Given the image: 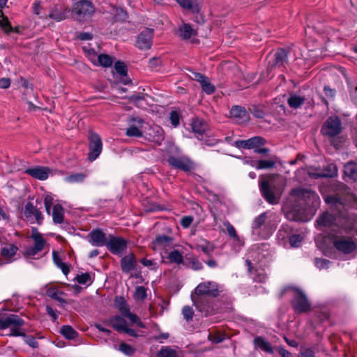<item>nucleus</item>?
Here are the masks:
<instances>
[{"label":"nucleus","instance_id":"f257e3e1","mask_svg":"<svg viewBox=\"0 0 357 357\" xmlns=\"http://www.w3.org/2000/svg\"><path fill=\"white\" fill-rule=\"evenodd\" d=\"M326 202L331 204V209L333 212L338 211L337 214L333 215L329 212L324 213L316 221L319 227L329 228L333 234H337V230L347 231L354 227L353 217L349 216L347 213L341 211L344 204L337 198L327 197Z\"/></svg>","mask_w":357,"mask_h":357},{"label":"nucleus","instance_id":"f03ea898","mask_svg":"<svg viewBox=\"0 0 357 357\" xmlns=\"http://www.w3.org/2000/svg\"><path fill=\"white\" fill-rule=\"evenodd\" d=\"M218 284L214 281H206L199 283L191 294L194 305L204 316L214 312L213 303L210 299L219 295Z\"/></svg>","mask_w":357,"mask_h":357},{"label":"nucleus","instance_id":"7ed1b4c3","mask_svg":"<svg viewBox=\"0 0 357 357\" xmlns=\"http://www.w3.org/2000/svg\"><path fill=\"white\" fill-rule=\"evenodd\" d=\"M291 195L294 198V201L298 204V207L303 211H309L312 213L319 207L320 204V199L318 195L310 190L303 188L293 189Z\"/></svg>","mask_w":357,"mask_h":357},{"label":"nucleus","instance_id":"20e7f679","mask_svg":"<svg viewBox=\"0 0 357 357\" xmlns=\"http://www.w3.org/2000/svg\"><path fill=\"white\" fill-rule=\"evenodd\" d=\"M278 176L271 175L267 181H259V188L264 198L271 204H275L278 202L282 192V187L273 185V178Z\"/></svg>","mask_w":357,"mask_h":357},{"label":"nucleus","instance_id":"39448f33","mask_svg":"<svg viewBox=\"0 0 357 357\" xmlns=\"http://www.w3.org/2000/svg\"><path fill=\"white\" fill-rule=\"evenodd\" d=\"M96 12V8L91 0H79L72 8V13L76 20L84 22L91 19Z\"/></svg>","mask_w":357,"mask_h":357},{"label":"nucleus","instance_id":"423d86ee","mask_svg":"<svg viewBox=\"0 0 357 357\" xmlns=\"http://www.w3.org/2000/svg\"><path fill=\"white\" fill-rule=\"evenodd\" d=\"M24 321L17 314H10L6 317H0V329L10 328V335H22L20 327L24 325Z\"/></svg>","mask_w":357,"mask_h":357},{"label":"nucleus","instance_id":"0eeeda50","mask_svg":"<svg viewBox=\"0 0 357 357\" xmlns=\"http://www.w3.org/2000/svg\"><path fill=\"white\" fill-rule=\"evenodd\" d=\"M31 238L34 242L33 245L26 248L24 251V256L28 257H33L41 252L46 243V241L43 235L35 227H33L31 229Z\"/></svg>","mask_w":357,"mask_h":357},{"label":"nucleus","instance_id":"6e6552de","mask_svg":"<svg viewBox=\"0 0 357 357\" xmlns=\"http://www.w3.org/2000/svg\"><path fill=\"white\" fill-rule=\"evenodd\" d=\"M267 213H263L255 218L252 228L253 234L258 235L261 238H267L272 231L266 222Z\"/></svg>","mask_w":357,"mask_h":357},{"label":"nucleus","instance_id":"1a4fd4ad","mask_svg":"<svg viewBox=\"0 0 357 357\" xmlns=\"http://www.w3.org/2000/svg\"><path fill=\"white\" fill-rule=\"evenodd\" d=\"M89 149L88 159L90 161H94L101 153L102 150V143L99 135L96 132H91L89 135Z\"/></svg>","mask_w":357,"mask_h":357},{"label":"nucleus","instance_id":"9d476101","mask_svg":"<svg viewBox=\"0 0 357 357\" xmlns=\"http://www.w3.org/2000/svg\"><path fill=\"white\" fill-rule=\"evenodd\" d=\"M294 309L297 313H303L310 310L311 304L305 294L300 289H295L292 301Z\"/></svg>","mask_w":357,"mask_h":357},{"label":"nucleus","instance_id":"9b49d317","mask_svg":"<svg viewBox=\"0 0 357 357\" xmlns=\"http://www.w3.org/2000/svg\"><path fill=\"white\" fill-rule=\"evenodd\" d=\"M332 236L334 237L333 245L338 251L349 254L356 248L357 243L354 241L339 236L337 234H333Z\"/></svg>","mask_w":357,"mask_h":357},{"label":"nucleus","instance_id":"f8f14e48","mask_svg":"<svg viewBox=\"0 0 357 357\" xmlns=\"http://www.w3.org/2000/svg\"><path fill=\"white\" fill-rule=\"evenodd\" d=\"M127 244L124 238L109 235L106 247L112 254L121 256L125 252Z\"/></svg>","mask_w":357,"mask_h":357},{"label":"nucleus","instance_id":"ddd939ff","mask_svg":"<svg viewBox=\"0 0 357 357\" xmlns=\"http://www.w3.org/2000/svg\"><path fill=\"white\" fill-rule=\"evenodd\" d=\"M342 130V123L337 116L329 117L324 123L321 132L323 135L334 137L337 135Z\"/></svg>","mask_w":357,"mask_h":357},{"label":"nucleus","instance_id":"4468645a","mask_svg":"<svg viewBox=\"0 0 357 357\" xmlns=\"http://www.w3.org/2000/svg\"><path fill=\"white\" fill-rule=\"evenodd\" d=\"M167 162L174 168L189 172L194 167L193 162L185 156H170Z\"/></svg>","mask_w":357,"mask_h":357},{"label":"nucleus","instance_id":"2eb2a0df","mask_svg":"<svg viewBox=\"0 0 357 357\" xmlns=\"http://www.w3.org/2000/svg\"><path fill=\"white\" fill-rule=\"evenodd\" d=\"M266 144V140L260 136H255L247 140H238L235 142V146L237 148L246 149H254V151L259 147L263 146Z\"/></svg>","mask_w":357,"mask_h":357},{"label":"nucleus","instance_id":"dca6fc26","mask_svg":"<svg viewBox=\"0 0 357 357\" xmlns=\"http://www.w3.org/2000/svg\"><path fill=\"white\" fill-rule=\"evenodd\" d=\"M144 121L140 118L130 119L126 134L130 137H140L143 135Z\"/></svg>","mask_w":357,"mask_h":357},{"label":"nucleus","instance_id":"f3484780","mask_svg":"<svg viewBox=\"0 0 357 357\" xmlns=\"http://www.w3.org/2000/svg\"><path fill=\"white\" fill-rule=\"evenodd\" d=\"M153 32V30L146 29L137 36L136 47L140 50H148L152 45Z\"/></svg>","mask_w":357,"mask_h":357},{"label":"nucleus","instance_id":"a211bd4d","mask_svg":"<svg viewBox=\"0 0 357 357\" xmlns=\"http://www.w3.org/2000/svg\"><path fill=\"white\" fill-rule=\"evenodd\" d=\"M108 238L105 234L99 229L92 230L89 234V242L96 247L106 246Z\"/></svg>","mask_w":357,"mask_h":357},{"label":"nucleus","instance_id":"6ab92c4d","mask_svg":"<svg viewBox=\"0 0 357 357\" xmlns=\"http://www.w3.org/2000/svg\"><path fill=\"white\" fill-rule=\"evenodd\" d=\"M24 173L36 179L44 181L48 178L50 174V169L43 166H36L34 167L26 169L24 170Z\"/></svg>","mask_w":357,"mask_h":357},{"label":"nucleus","instance_id":"aec40b11","mask_svg":"<svg viewBox=\"0 0 357 357\" xmlns=\"http://www.w3.org/2000/svg\"><path fill=\"white\" fill-rule=\"evenodd\" d=\"M68 10L60 6L56 5L52 7L50 11V13L44 16H41V18L47 19L50 18L56 22L64 20L67 17Z\"/></svg>","mask_w":357,"mask_h":357},{"label":"nucleus","instance_id":"412c9836","mask_svg":"<svg viewBox=\"0 0 357 357\" xmlns=\"http://www.w3.org/2000/svg\"><path fill=\"white\" fill-rule=\"evenodd\" d=\"M146 135L149 140L157 144H160L165 138L163 130L159 126H150Z\"/></svg>","mask_w":357,"mask_h":357},{"label":"nucleus","instance_id":"4be33fe9","mask_svg":"<svg viewBox=\"0 0 357 357\" xmlns=\"http://www.w3.org/2000/svg\"><path fill=\"white\" fill-rule=\"evenodd\" d=\"M137 266L136 257L133 253H130L121 259V266L124 273H129L135 270Z\"/></svg>","mask_w":357,"mask_h":357},{"label":"nucleus","instance_id":"5701e85b","mask_svg":"<svg viewBox=\"0 0 357 357\" xmlns=\"http://www.w3.org/2000/svg\"><path fill=\"white\" fill-rule=\"evenodd\" d=\"M231 116L234 118L239 123L247 122L250 116L245 108L241 106H234L230 110Z\"/></svg>","mask_w":357,"mask_h":357},{"label":"nucleus","instance_id":"b1692460","mask_svg":"<svg viewBox=\"0 0 357 357\" xmlns=\"http://www.w3.org/2000/svg\"><path fill=\"white\" fill-rule=\"evenodd\" d=\"M191 128L196 137L198 139H202L203 135L207 130V125L199 119H195L191 123Z\"/></svg>","mask_w":357,"mask_h":357},{"label":"nucleus","instance_id":"393cba45","mask_svg":"<svg viewBox=\"0 0 357 357\" xmlns=\"http://www.w3.org/2000/svg\"><path fill=\"white\" fill-rule=\"evenodd\" d=\"M17 251L18 247L16 245L7 244L1 248V255L8 263H10Z\"/></svg>","mask_w":357,"mask_h":357},{"label":"nucleus","instance_id":"a878e982","mask_svg":"<svg viewBox=\"0 0 357 357\" xmlns=\"http://www.w3.org/2000/svg\"><path fill=\"white\" fill-rule=\"evenodd\" d=\"M245 263L254 281L257 282H263L266 280V274L265 273L264 270H253L252 262L250 259H246Z\"/></svg>","mask_w":357,"mask_h":357},{"label":"nucleus","instance_id":"bb28decb","mask_svg":"<svg viewBox=\"0 0 357 357\" xmlns=\"http://www.w3.org/2000/svg\"><path fill=\"white\" fill-rule=\"evenodd\" d=\"M172 241V238L166 235L158 236L152 242L151 248L153 250L165 249L170 244Z\"/></svg>","mask_w":357,"mask_h":357},{"label":"nucleus","instance_id":"cd10ccee","mask_svg":"<svg viewBox=\"0 0 357 357\" xmlns=\"http://www.w3.org/2000/svg\"><path fill=\"white\" fill-rule=\"evenodd\" d=\"M254 345L255 349H259L268 354L273 353V349L271 343L264 337L258 336L254 339Z\"/></svg>","mask_w":357,"mask_h":357},{"label":"nucleus","instance_id":"c85d7f7f","mask_svg":"<svg viewBox=\"0 0 357 357\" xmlns=\"http://www.w3.org/2000/svg\"><path fill=\"white\" fill-rule=\"evenodd\" d=\"M245 162L250 164L257 169H271L275 167V162L273 160H260L257 162L251 161L250 162L246 160Z\"/></svg>","mask_w":357,"mask_h":357},{"label":"nucleus","instance_id":"c756f323","mask_svg":"<svg viewBox=\"0 0 357 357\" xmlns=\"http://www.w3.org/2000/svg\"><path fill=\"white\" fill-rule=\"evenodd\" d=\"M179 36L184 40H188L197 34L196 30L188 24H184L178 29Z\"/></svg>","mask_w":357,"mask_h":357},{"label":"nucleus","instance_id":"7c9ffc66","mask_svg":"<svg viewBox=\"0 0 357 357\" xmlns=\"http://www.w3.org/2000/svg\"><path fill=\"white\" fill-rule=\"evenodd\" d=\"M176 1L183 9L190 10L193 13H198L199 12L200 8L199 5L192 0H176Z\"/></svg>","mask_w":357,"mask_h":357},{"label":"nucleus","instance_id":"2f4dec72","mask_svg":"<svg viewBox=\"0 0 357 357\" xmlns=\"http://www.w3.org/2000/svg\"><path fill=\"white\" fill-rule=\"evenodd\" d=\"M109 324L117 331L122 332L126 327V321L120 316H115L109 321Z\"/></svg>","mask_w":357,"mask_h":357},{"label":"nucleus","instance_id":"473e14b6","mask_svg":"<svg viewBox=\"0 0 357 357\" xmlns=\"http://www.w3.org/2000/svg\"><path fill=\"white\" fill-rule=\"evenodd\" d=\"M64 209L60 204H56L53 207L52 218L56 224H61L63 222Z\"/></svg>","mask_w":357,"mask_h":357},{"label":"nucleus","instance_id":"72a5a7b5","mask_svg":"<svg viewBox=\"0 0 357 357\" xmlns=\"http://www.w3.org/2000/svg\"><path fill=\"white\" fill-rule=\"evenodd\" d=\"M345 176L354 179H357V163L354 162H347L344 167Z\"/></svg>","mask_w":357,"mask_h":357},{"label":"nucleus","instance_id":"f704fd0d","mask_svg":"<svg viewBox=\"0 0 357 357\" xmlns=\"http://www.w3.org/2000/svg\"><path fill=\"white\" fill-rule=\"evenodd\" d=\"M114 305L124 317L129 311V307L122 296H116L114 300Z\"/></svg>","mask_w":357,"mask_h":357},{"label":"nucleus","instance_id":"c9c22d12","mask_svg":"<svg viewBox=\"0 0 357 357\" xmlns=\"http://www.w3.org/2000/svg\"><path fill=\"white\" fill-rule=\"evenodd\" d=\"M305 100V98L303 96L291 94L287 100V102L290 107L297 109L304 103Z\"/></svg>","mask_w":357,"mask_h":357},{"label":"nucleus","instance_id":"e433bc0d","mask_svg":"<svg viewBox=\"0 0 357 357\" xmlns=\"http://www.w3.org/2000/svg\"><path fill=\"white\" fill-rule=\"evenodd\" d=\"M87 177L86 173H74L65 177L64 181L68 183H82Z\"/></svg>","mask_w":357,"mask_h":357},{"label":"nucleus","instance_id":"4c0bfd02","mask_svg":"<svg viewBox=\"0 0 357 357\" xmlns=\"http://www.w3.org/2000/svg\"><path fill=\"white\" fill-rule=\"evenodd\" d=\"M287 52L284 49L279 50L275 54V63L277 66H283L287 63Z\"/></svg>","mask_w":357,"mask_h":357},{"label":"nucleus","instance_id":"58836bf2","mask_svg":"<svg viewBox=\"0 0 357 357\" xmlns=\"http://www.w3.org/2000/svg\"><path fill=\"white\" fill-rule=\"evenodd\" d=\"M61 334L68 340H73L78 335V333L68 325L63 326L60 329Z\"/></svg>","mask_w":357,"mask_h":357},{"label":"nucleus","instance_id":"ea45409f","mask_svg":"<svg viewBox=\"0 0 357 357\" xmlns=\"http://www.w3.org/2000/svg\"><path fill=\"white\" fill-rule=\"evenodd\" d=\"M167 259L171 263L178 265L183 263V257L182 254L177 250H172L168 253Z\"/></svg>","mask_w":357,"mask_h":357},{"label":"nucleus","instance_id":"a19ab883","mask_svg":"<svg viewBox=\"0 0 357 357\" xmlns=\"http://www.w3.org/2000/svg\"><path fill=\"white\" fill-rule=\"evenodd\" d=\"M331 172L328 173H317L313 172H309V175L313 178H319V177H332L337 174V169L336 166L333 164H331L328 166Z\"/></svg>","mask_w":357,"mask_h":357},{"label":"nucleus","instance_id":"79ce46f5","mask_svg":"<svg viewBox=\"0 0 357 357\" xmlns=\"http://www.w3.org/2000/svg\"><path fill=\"white\" fill-rule=\"evenodd\" d=\"M97 63L98 66L99 65L105 68L109 67L113 63V59L108 54H101L97 56Z\"/></svg>","mask_w":357,"mask_h":357},{"label":"nucleus","instance_id":"37998d69","mask_svg":"<svg viewBox=\"0 0 357 357\" xmlns=\"http://www.w3.org/2000/svg\"><path fill=\"white\" fill-rule=\"evenodd\" d=\"M186 264L195 271H199L203 268L202 263L192 256L186 258Z\"/></svg>","mask_w":357,"mask_h":357},{"label":"nucleus","instance_id":"c03bdc74","mask_svg":"<svg viewBox=\"0 0 357 357\" xmlns=\"http://www.w3.org/2000/svg\"><path fill=\"white\" fill-rule=\"evenodd\" d=\"M46 294L56 301H59L60 302L63 301V299L61 298V296L63 294L61 291H59L56 287H50L46 291Z\"/></svg>","mask_w":357,"mask_h":357},{"label":"nucleus","instance_id":"a18cd8bd","mask_svg":"<svg viewBox=\"0 0 357 357\" xmlns=\"http://www.w3.org/2000/svg\"><path fill=\"white\" fill-rule=\"evenodd\" d=\"M112 14L114 15V18L117 21H123L127 18L126 12L120 7H114L112 8Z\"/></svg>","mask_w":357,"mask_h":357},{"label":"nucleus","instance_id":"49530a36","mask_svg":"<svg viewBox=\"0 0 357 357\" xmlns=\"http://www.w3.org/2000/svg\"><path fill=\"white\" fill-rule=\"evenodd\" d=\"M0 26L6 32L10 33L13 31V28L6 17L3 15L1 10H0Z\"/></svg>","mask_w":357,"mask_h":357},{"label":"nucleus","instance_id":"de8ad7c7","mask_svg":"<svg viewBox=\"0 0 357 357\" xmlns=\"http://www.w3.org/2000/svg\"><path fill=\"white\" fill-rule=\"evenodd\" d=\"M140 263L144 266L149 268L151 271H156L158 268V265L155 261L146 257L141 259Z\"/></svg>","mask_w":357,"mask_h":357},{"label":"nucleus","instance_id":"09e8293b","mask_svg":"<svg viewBox=\"0 0 357 357\" xmlns=\"http://www.w3.org/2000/svg\"><path fill=\"white\" fill-rule=\"evenodd\" d=\"M146 288L143 286H138L136 287L134 298L135 300L143 301L146 297Z\"/></svg>","mask_w":357,"mask_h":357},{"label":"nucleus","instance_id":"8fccbe9b","mask_svg":"<svg viewBox=\"0 0 357 357\" xmlns=\"http://www.w3.org/2000/svg\"><path fill=\"white\" fill-rule=\"evenodd\" d=\"M76 280L78 283L82 284H90L92 282L91 277L88 273L78 275Z\"/></svg>","mask_w":357,"mask_h":357},{"label":"nucleus","instance_id":"3c124183","mask_svg":"<svg viewBox=\"0 0 357 357\" xmlns=\"http://www.w3.org/2000/svg\"><path fill=\"white\" fill-rule=\"evenodd\" d=\"M203 91L207 94H211L215 91V86L208 81L206 77L201 84Z\"/></svg>","mask_w":357,"mask_h":357},{"label":"nucleus","instance_id":"603ef678","mask_svg":"<svg viewBox=\"0 0 357 357\" xmlns=\"http://www.w3.org/2000/svg\"><path fill=\"white\" fill-rule=\"evenodd\" d=\"M182 314L183 316V318L189 321L192 319L194 316V310L190 306H185L182 309Z\"/></svg>","mask_w":357,"mask_h":357},{"label":"nucleus","instance_id":"864d4df0","mask_svg":"<svg viewBox=\"0 0 357 357\" xmlns=\"http://www.w3.org/2000/svg\"><path fill=\"white\" fill-rule=\"evenodd\" d=\"M114 69L118 74L121 76H124L127 73V67L124 63L121 61H117L114 64Z\"/></svg>","mask_w":357,"mask_h":357},{"label":"nucleus","instance_id":"5fc2aeb1","mask_svg":"<svg viewBox=\"0 0 357 357\" xmlns=\"http://www.w3.org/2000/svg\"><path fill=\"white\" fill-rule=\"evenodd\" d=\"M125 317H127L129 319V320L136 325H137L139 327L144 328V325L140 321V319L135 314H132L130 312V311L124 316Z\"/></svg>","mask_w":357,"mask_h":357},{"label":"nucleus","instance_id":"6e6d98bb","mask_svg":"<svg viewBox=\"0 0 357 357\" xmlns=\"http://www.w3.org/2000/svg\"><path fill=\"white\" fill-rule=\"evenodd\" d=\"M119 350L126 355L130 356L135 353V349L126 343H121L119 345Z\"/></svg>","mask_w":357,"mask_h":357},{"label":"nucleus","instance_id":"4d7b16f0","mask_svg":"<svg viewBox=\"0 0 357 357\" xmlns=\"http://www.w3.org/2000/svg\"><path fill=\"white\" fill-rule=\"evenodd\" d=\"M289 241L291 247L298 248L302 241V237L298 234L292 235Z\"/></svg>","mask_w":357,"mask_h":357},{"label":"nucleus","instance_id":"13d9d810","mask_svg":"<svg viewBox=\"0 0 357 357\" xmlns=\"http://www.w3.org/2000/svg\"><path fill=\"white\" fill-rule=\"evenodd\" d=\"M346 202L349 207L357 208V197L354 194H348Z\"/></svg>","mask_w":357,"mask_h":357},{"label":"nucleus","instance_id":"bf43d9fd","mask_svg":"<svg viewBox=\"0 0 357 357\" xmlns=\"http://www.w3.org/2000/svg\"><path fill=\"white\" fill-rule=\"evenodd\" d=\"M169 119L172 124L174 127H176L179 125L180 123V114L176 111H172L169 114Z\"/></svg>","mask_w":357,"mask_h":357},{"label":"nucleus","instance_id":"052dcab7","mask_svg":"<svg viewBox=\"0 0 357 357\" xmlns=\"http://www.w3.org/2000/svg\"><path fill=\"white\" fill-rule=\"evenodd\" d=\"M224 225L226 227L227 234L231 238L238 235L235 228L229 221L224 222Z\"/></svg>","mask_w":357,"mask_h":357},{"label":"nucleus","instance_id":"680f3d73","mask_svg":"<svg viewBox=\"0 0 357 357\" xmlns=\"http://www.w3.org/2000/svg\"><path fill=\"white\" fill-rule=\"evenodd\" d=\"M21 327L22 326L20 327V332L23 334L22 336H23L25 338L24 339L25 342L28 345L31 347L32 348H36L38 347V342L36 340V339L33 337H32V336H31V337H26L24 333L21 331Z\"/></svg>","mask_w":357,"mask_h":357},{"label":"nucleus","instance_id":"e2e57ef3","mask_svg":"<svg viewBox=\"0 0 357 357\" xmlns=\"http://www.w3.org/2000/svg\"><path fill=\"white\" fill-rule=\"evenodd\" d=\"M44 204L47 214L51 213V207L53 204V198L50 195H46L44 199Z\"/></svg>","mask_w":357,"mask_h":357},{"label":"nucleus","instance_id":"0e129e2a","mask_svg":"<svg viewBox=\"0 0 357 357\" xmlns=\"http://www.w3.org/2000/svg\"><path fill=\"white\" fill-rule=\"evenodd\" d=\"M330 261L325 259H315V265L319 268H327Z\"/></svg>","mask_w":357,"mask_h":357},{"label":"nucleus","instance_id":"69168bd1","mask_svg":"<svg viewBox=\"0 0 357 357\" xmlns=\"http://www.w3.org/2000/svg\"><path fill=\"white\" fill-rule=\"evenodd\" d=\"M193 220L194 219H193V218L192 216H190V215L189 216H184L181 220V225L183 228H188L190 227V225L192 224Z\"/></svg>","mask_w":357,"mask_h":357},{"label":"nucleus","instance_id":"338daca9","mask_svg":"<svg viewBox=\"0 0 357 357\" xmlns=\"http://www.w3.org/2000/svg\"><path fill=\"white\" fill-rule=\"evenodd\" d=\"M36 208L32 204H27L24 208V214L26 217L29 218L32 216V215H33L34 213Z\"/></svg>","mask_w":357,"mask_h":357},{"label":"nucleus","instance_id":"774afa93","mask_svg":"<svg viewBox=\"0 0 357 357\" xmlns=\"http://www.w3.org/2000/svg\"><path fill=\"white\" fill-rule=\"evenodd\" d=\"M296 209H294L292 211H289L287 213V218L289 220H292L294 221H301L303 220V218L301 215L298 213H294V211Z\"/></svg>","mask_w":357,"mask_h":357}]
</instances>
